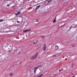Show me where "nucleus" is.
Instances as JSON below:
<instances>
[{
  "mask_svg": "<svg viewBox=\"0 0 77 77\" xmlns=\"http://www.w3.org/2000/svg\"><path fill=\"white\" fill-rule=\"evenodd\" d=\"M38 53H36L34 56L32 57L31 59V60H33L34 59H35L36 58V57H38Z\"/></svg>",
  "mask_w": 77,
  "mask_h": 77,
  "instance_id": "f257e3e1",
  "label": "nucleus"
},
{
  "mask_svg": "<svg viewBox=\"0 0 77 77\" xmlns=\"http://www.w3.org/2000/svg\"><path fill=\"white\" fill-rule=\"evenodd\" d=\"M46 45L45 44L43 45V51H45V50H46Z\"/></svg>",
  "mask_w": 77,
  "mask_h": 77,
  "instance_id": "f03ea898",
  "label": "nucleus"
},
{
  "mask_svg": "<svg viewBox=\"0 0 77 77\" xmlns=\"http://www.w3.org/2000/svg\"><path fill=\"white\" fill-rule=\"evenodd\" d=\"M30 30H31V29H27L25 30H23V32H25V33H26V32H29V31H30Z\"/></svg>",
  "mask_w": 77,
  "mask_h": 77,
  "instance_id": "7ed1b4c3",
  "label": "nucleus"
},
{
  "mask_svg": "<svg viewBox=\"0 0 77 77\" xmlns=\"http://www.w3.org/2000/svg\"><path fill=\"white\" fill-rule=\"evenodd\" d=\"M56 49L55 50H57L59 49V46L57 45H56L55 47Z\"/></svg>",
  "mask_w": 77,
  "mask_h": 77,
  "instance_id": "20e7f679",
  "label": "nucleus"
},
{
  "mask_svg": "<svg viewBox=\"0 0 77 77\" xmlns=\"http://www.w3.org/2000/svg\"><path fill=\"white\" fill-rule=\"evenodd\" d=\"M39 7H40V6H39V5L37 6L36 8V10H37V9H38L39 8Z\"/></svg>",
  "mask_w": 77,
  "mask_h": 77,
  "instance_id": "39448f33",
  "label": "nucleus"
},
{
  "mask_svg": "<svg viewBox=\"0 0 77 77\" xmlns=\"http://www.w3.org/2000/svg\"><path fill=\"white\" fill-rule=\"evenodd\" d=\"M55 22H56V19H55L53 21V23H54Z\"/></svg>",
  "mask_w": 77,
  "mask_h": 77,
  "instance_id": "423d86ee",
  "label": "nucleus"
},
{
  "mask_svg": "<svg viewBox=\"0 0 77 77\" xmlns=\"http://www.w3.org/2000/svg\"><path fill=\"white\" fill-rule=\"evenodd\" d=\"M10 76H12V75H13V73H12V72L10 74Z\"/></svg>",
  "mask_w": 77,
  "mask_h": 77,
  "instance_id": "0eeeda50",
  "label": "nucleus"
},
{
  "mask_svg": "<svg viewBox=\"0 0 77 77\" xmlns=\"http://www.w3.org/2000/svg\"><path fill=\"white\" fill-rule=\"evenodd\" d=\"M40 66H41V65H40V66H38L35 67V68H37L36 69H37L38 68H39Z\"/></svg>",
  "mask_w": 77,
  "mask_h": 77,
  "instance_id": "6e6552de",
  "label": "nucleus"
},
{
  "mask_svg": "<svg viewBox=\"0 0 77 77\" xmlns=\"http://www.w3.org/2000/svg\"><path fill=\"white\" fill-rule=\"evenodd\" d=\"M37 70V69H35L34 70V72L35 74H36V70Z\"/></svg>",
  "mask_w": 77,
  "mask_h": 77,
  "instance_id": "1a4fd4ad",
  "label": "nucleus"
},
{
  "mask_svg": "<svg viewBox=\"0 0 77 77\" xmlns=\"http://www.w3.org/2000/svg\"><path fill=\"white\" fill-rule=\"evenodd\" d=\"M37 43H38V41H37L36 42L33 43V44H37Z\"/></svg>",
  "mask_w": 77,
  "mask_h": 77,
  "instance_id": "9d476101",
  "label": "nucleus"
},
{
  "mask_svg": "<svg viewBox=\"0 0 77 77\" xmlns=\"http://www.w3.org/2000/svg\"><path fill=\"white\" fill-rule=\"evenodd\" d=\"M47 1L48 2H50L51 1V0H47Z\"/></svg>",
  "mask_w": 77,
  "mask_h": 77,
  "instance_id": "9b49d317",
  "label": "nucleus"
},
{
  "mask_svg": "<svg viewBox=\"0 0 77 77\" xmlns=\"http://www.w3.org/2000/svg\"><path fill=\"white\" fill-rule=\"evenodd\" d=\"M39 69L41 71H42L43 69H42V67H41Z\"/></svg>",
  "mask_w": 77,
  "mask_h": 77,
  "instance_id": "f8f14e48",
  "label": "nucleus"
},
{
  "mask_svg": "<svg viewBox=\"0 0 77 77\" xmlns=\"http://www.w3.org/2000/svg\"><path fill=\"white\" fill-rule=\"evenodd\" d=\"M20 13H21V12L20 11H19L18 12L17 14H18V15L20 14Z\"/></svg>",
  "mask_w": 77,
  "mask_h": 77,
  "instance_id": "ddd939ff",
  "label": "nucleus"
},
{
  "mask_svg": "<svg viewBox=\"0 0 77 77\" xmlns=\"http://www.w3.org/2000/svg\"><path fill=\"white\" fill-rule=\"evenodd\" d=\"M5 21V20H0V22H2V21Z\"/></svg>",
  "mask_w": 77,
  "mask_h": 77,
  "instance_id": "4468645a",
  "label": "nucleus"
},
{
  "mask_svg": "<svg viewBox=\"0 0 77 77\" xmlns=\"http://www.w3.org/2000/svg\"><path fill=\"white\" fill-rule=\"evenodd\" d=\"M65 24H64L63 25H62V26H60V27H63V26H65Z\"/></svg>",
  "mask_w": 77,
  "mask_h": 77,
  "instance_id": "2eb2a0df",
  "label": "nucleus"
},
{
  "mask_svg": "<svg viewBox=\"0 0 77 77\" xmlns=\"http://www.w3.org/2000/svg\"><path fill=\"white\" fill-rule=\"evenodd\" d=\"M36 22H37V23L39 22V20H36Z\"/></svg>",
  "mask_w": 77,
  "mask_h": 77,
  "instance_id": "dca6fc26",
  "label": "nucleus"
},
{
  "mask_svg": "<svg viewBox=\"0 0 77 77\" xmlns=\"http://www.w3.org/2000/svg\"><path fill=\"white\" fill-rule=\"evenodd\" d=\"M41 37L42 38H44V36H41Z\"/></svg>",
  "mask_w": 77,
  "mask_h": 77,
  "instance_id": "f3484780",
  "label": "nucleus"
},
{
  "mask_svg": "<svg viewBox=\"0 0 77 77\" xmlns=\"http://www.w3.org/2000/svg\"><path fill=\"white\" fill-rule=\"evenodd\" d=\"M75 47V45H74L72 46V47Z\"/></svg>",
  "mask_w": 77,
  "mask_h": 77,
  "instance_id": "a211bd4d",
  "label": "nucleus"
},
{
  "mask_svg": "<svg viewBox=\"0 0 77 77\" xmlns=\"http://www.w3.org/2000/svg\"><path fill=\"white\" fill-rule=\"evenodd\" d=\"M17 23H20V22H19V21H17Z\"/></svg>",
  "mask_w": 77,
  "mask_h": 77,
  "instance_id": "6ab92c4d",
  "label": "nucleus"
},
{
  "mask_svg": "<svg viewBox=\"0 0 77 77\" xmlns=\"http://www.w3.org/2000/svg\"><path fill=\"white\" fill-rule=\"evenodd\" d=\"M55 56H56V55H54V56H53V57H55Z\"/></svg>",
  "mask_w": 77,
  "mask_h": 77,
  "instance_id": "aec40b11",
  "label": "nucleus"
},
{
  "mask_svg": "<svg viewBox=\"0 0 77 77\" xmlns=\"http://www.w3.org/2000/svg\"><path fill=\"white\" fill-rule=\"evenodd\" d=\"M57 75V74H55V75Z\"/></svg>",
  "mask_w": 77,
  "mask_h": 77,
  "instance_id": "412c9836",
  "label": "nucleus"
},
{
  "mask_svg": "<svg viewBox=\"0 0 77 77\" xmlns=\"http://www.w3.org/2000/svg\"><path fill=\"white\" fill-rule=\"evenodd\" d=\"M15 15H18V14H15Z\"/></svg>",
  "mask_w": 77,
  "mask_h": 77,
  "instance_id": "4be33fe9",
  "label": "nucleus"
},
{
  "mask_svg": "<svg viewBox=\"0 0 77 77\" xmlns=\"http://www.w3.org/2000/svg\"><path fill=\"white\" fill-rule=\"evenodd\" d=\"M9 6V4H8L7 5V6Z\"/></svg>",
  "mask_w": 77,
  "mask_h": 77,
  "instance_id": "5701e85b",
  "label": "nucleus"
},
{
  "mask_svg": "<svg viewBox=\"0 0 77 77\" xmlns=\"http://www.w3.org/2000/svg\"><path fill=\"white\" fill-rule=\"evenodd\" d=\"M61 71V70H59V71L60 72V71Z\"/></svg>",
  "mask_w": 77,
  "mask_h": 77,
  "instance_id": "b1692460",
  "label": "nucleus"
},
{
  "mask_svg": "<svg viewBox=\"0 0 77 77\" xmlns=\"http://www.w3.org/2000/svg\"><path fill=\"white\" fill-rule=\"evenodd\" d=\"M60 26L58 28H60Z\"/></svg>",
  "mask_w": 77,
  "mask_h": 77,
  "instance_id": "393cba45",
  "label": "nucleus"
},
{
  "mask_svg": "<svg viewBox=\"0 0 77 77\" xmlns=\"http://www.w3.org/2000/svg\"><path fill=\"white\" fill-rule=\"evenodd\" d=\"M6 75V74H5V75Z\"/></svg>",
  "mask_w": 77,
  "mask_h": 77,
  "instance_id": "a878e982",
  "label": "nucleus"
},
{
  "mask_svg": "<svg viewBox=\"0 0 77 77\" xmlns=\"http://www.w3.org/2000/svg\"><path fill=\"white\" fill-rule=\"evenodd\" d=\"M60 70H61V71H62V70H63V69H61Z\"/></svg>",
  "mask_w": 77,
  "mask_h": 77,
  "instance_id": "bb28decb",
  "label": "nucleus"
},
{
  "mask_svg": "<svg viewBox=\"0 0 77 77\" xmlns=\"http://www.w3.org/2000/svg\"><path fill=\"white\" fill-rule=\"evenodd\" d=\"M10 51H11V50L9 51V52H10Z\"/></svg>",
  "mask_w": 77,
  "mask_h": 77,
  "instance_id": "cd10ccee",
  "label": "nucleus"
},
{
  "mask_svg": "<svg viewBox=\"0 0 77 77\" xmlns=\"http://www.w3.org/2000/svg\"><path fill=\"white\" fill-rule=\"evenodd\" d=\"M55 20H56V17H55Z\"/></svg>",
  "mask_w": 77,
  "mask_h": 77,
  "instance_id": "c85d7f7f",
  "label": "nucleus"
},
{
  "mask_svg": "<svg viewBox=\"0 0 77 77\" xmlns=\"http://www.w3.org/2000/svg\"><path fill=\"white\" fill-rule=\"evenodd\" d=\"M10 47H11V46H10Z\"/></svg>",
  "mask_w": 77,
  "mask_h": 77,
  "instance_id": "c756f323",
  "label": "nucleus"
},
{
  "mask_svg": "<svg viewBox=\"0 0 77 77\" xmlns=\"http://www.w3.org/2000/svg\"><path fill=\"white\" fill-rule=\"evenodd\" d=\"M11 49H12V48L11 47Z\"/></svg>",
  "mask_w": 77,
  "mask_h": 77,
  "instance_id": "7c9ffc66",
  "label": "nucleus"
},
{
  "mask_svg": "<svg viewBox=\"0 0 77 77\" xmlns=\"http://www.w3.org/2000/svg\"><path fill=\"white\" fill-rule=\"evenodd\" d=\"M75 6H76V5H75Z\"/></svg>",
  "mask_w": 77,
  "mask_h": 77,
  "instance_id": "2f4dec72",
  "label": "nucleus"
},
{
  "mask_svg": "<svg viewBox=\"0 0 77 77\" xmlns=\"http://www.w3.org/2000/svg\"><path fill=\"white\" fill-rule=\"evenodd\" d=\"M73 74H72V75Z\"/></svg>",
  "mask_w": 77,
  "mask_h": 77,
  "instance_id": "473e14b6",
  "label": "nucleus"
}]
</instances>
